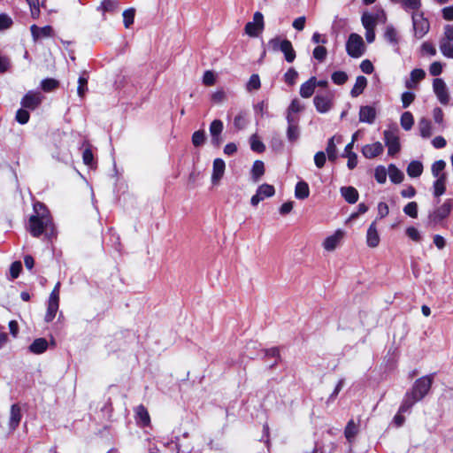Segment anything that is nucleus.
<instances>
[{
  "instance_id": "1",
  "label": "nucleus",
  "mask_w": 453,
  "mask_h": 453,
  "mask_svg": "<svg viewBox=\"0 0 453 453\" xmlns=\"http://www.w3.org/2000/svg\"><path fill=\"white\" fill-rule=\"evenodd\" d=\"M33 209L35 214L29 217L26 226L29 234L35 238H39L43 234H47L49 230L50 234H53L55 226L48 207L42 202H35Z\"/></svg>"
},
{
  "instance_id": "2",
  "label": "nucleus",
  "mask_w": 453,
  "mask_h": 453,
  "mask_svg": "<svg viewBox=\"0 0 453 453\" xmlns=\"http://www.w3.org/2000/svg\"><path fill=\"white\" fill-rule=\"evenodd\" d=\"M434 378V373H431L417 379L410 390L422 401L428 395Z\"/></svg>"
},
{
  "instance_id": "3",
  "label": "nucleus",
  "mask_w": 453,
  "mask_h": 453,
  "mask_svg": "<svg viewBox=\"0 0 453 453\" xmlns=\"http://www.w3.org/2000/svg\"><path fill=\"white\" fill-rule=\"evenodd\" d=\"M346 51L351 58H360L365 52L363 38L356 33H351L346 42Z\"/></svg>"
},
{
  "instance_id": "4",
  "label": "nucleus",
  "mask_w": 453,
  "mask_h": 453,
  "mask_svg": "<svg viewBox=\"0 0 453 453\" xmlns=\"http://www.w3.org/2000/svg\"><path fill=\"white\" fill-rule=\"evenodd\" d=\"M412 24L414 35L418 39L425 36L430 29V23L428 19L424 17L423 12H416L412 14Z\"/></svg>"
},
{
  "instance_id": "5",
  "label": "nucleus",
  "mask_w": 453,
  "mask_h": 453,
  "mask_svg": "<svg viewBox=\"0 0 453 453\" xmlns=\"http://www.w3.org/2000/svg\"><path fill=\"white\" fill-rule=\"evenodd\" d=\"M334 94L326 91L322 94H317L313 98V104L316 111L319 113H326L333 107Z\"/></svg>"
},
{
  "instance_id": "6",
  "label": "nucleus",
  "mask_w": 453,
  "mask_h": 453,
  "mask_svg": "<svg viewBox=\"0 0 453 453\" xmlns=\"http://www.w3.org/2000/svg\"><path fill=\"white\" fill-rule=\"evenodd\" d=\"M453 209V199H446L444 203L429 214V220L438 224L449 217Z\"/></svg>"
},
{
  "instance_id": "7",
  "label": "nucleus",
  "mask_w": 453,
  "mask_h": 453,
  "mask_svg": "<svg viewBox=\"0 0 453 453\" xmlns=\"http://www.w3.org/2000/svg\"><path fill=\"white\" fill-rule=\"evenodd\" d=\"M264 16L262 12H256L253 15V21L245 25V33L250 37H257L264 30Z\"/></svg>"
},
{
  "instance_id": "8",
  "label": "nucleus",
  "mask_w": 453,
  "mask_h": 453,
  "mask_svg": "<svg viewBox=\"0 0 453 453\" xmlns=\"http://www.w3.org/2000/svg\"><path fill=\"white\" fill-rule=\"evenodd\" d=\"M384 142L386 146L388 147V156L396 155L401 150V144L398 135H396L393 131L385 130L383 132Z\"/></svg>"
},
{
  "instance_id": "9",
  "label": "nucleus",
  "mask_w": 453,
  "mask_h": 453,
  "mask_svg": "<svg viewBox=\"0 0 453 453\" xmlns=\"http://www.w3.org/2000/svg\"><path fill=\"white\" fill-rule=\"evenodd\" d=\"M274 194V187L273 185L264 183L257 188L256 194L252 196L250 203L252 206H257L265 198L272 197Z\"/></svg>"
},
{
  "instance_id": "10",
  "label": "nucleus",
  "mask_w": 453,
  "mask_h": 453,
  "mask_svg": "<svg viewBox=\"0 0 453 453\" xmlns=\"http://www.w3.org/2000/svg\"><path fill=\"white\" fill-rule=\"evenodd\" d=\"M288 122L287 138L288 142H295L300 137L299 117L286 116Z\"/></svg>"
},
{
  "instance_id": "11",
  "label": "nucleus",
  "mask_w": 453,
  "mask_h": 453,
  "mask_svg": "<svg viewBox=\"0 0 453 453\" xmlns=\"http://www.w3.org/2000/svg\"><path fill=\"white\" fill-rule=\"evenodd\" d=\"M433 89L438 100L442 104H447L449 100L448 89L444 81L441 78H435L433 81Z\"/></svg>"
},
{
  "instance_id": "12",
  "label": "nucleus",
  "mask_w": 453,
  "mask_h": 453,
  "mask_svg": "<svg viewBox=\"0 0 453 453\" xmlns=\"http://www.w3.org/2000/svg\"><path fill=\"white\" fill-rule=\"evenodd\" d=\"M42 96L40 92L28 91L21 99V105L23 108L35 110L42 103Z\"/></svg>"
},
{
  "instance_id": "13",
  "label": "nucleus",
  "mask_w": 453,
  "mask_h": 453,
  "mask_svg": "<svg viewBox=\"0 0 453 453\" xmlns=\"http://www.w3.org/2000/svg\"><path fill=\"white\" fill-rule=\"evenodd\" d=\"M30 31L34 41H38L42 38L52 37L54 35V30L50 25L40 27L34 24L30 27Z\"/></svg>"
},
{
  "instance_id": "14",
  "label": "nucleus",
  "mask_w": 453,
  "mask_h": 453,
  "mask_svg": "<svg viewBox=\"0 0 453 453\" xmlns=\"http://www.w3.org/2000/svg\"><path fill=\"white\" fill-rule=\"evenodd\" d=\"M344 233L342 230L338 229L334 234L327 236L323 242V248L327 251H333L340 244L343 239Z\"/></svg>"
},
{
  "instance_id": "15",
  "label": "nucleus",
  "mask_w": 453,
  "mask_h": 453,
  "mask_svg": "<svg viewBox=\"0 0 453 453\" xmlns=\"http://www.w3.org/2000/svg\"><path fill=\"white\" fill-rule=\"evenodd\" d=\"M380 237L377 229L376 220L372 221L366 232V243L370 248H376L380 244Z\"/></svg>"
},
{
  "instance_id": "16",
  "label": "nucleus",
  "mask_w": 453,
  "mask_h": 453,
  "mask_svg": "<svg viewBox=\"0 0 453 453\" xmlns=\"http://www.w3.org/2000/svg\"><path fill=\"white\" fill-rule=\"evenodd\" d=\"M134 418L136 423L142 427L148 426L150 424V416L143 404H139L134 409Z\"/></svg>"
},
{
  "instance_id": "17",
  "label": "nucleus",
  "mask_w": 453,
  "mask_h": 453,
  "mask_svg": "<svg viewBox=\"0 0 453 453\" xmlns=\"http://www.w3.org/2000/svg\"><path fill=\"white\" fill-rule=\"evenodd\" d=\"M383 150V145L380 142H376L365 145L362 148V154L365 157L372 159L382 154Z\"/></svg>"
},
{
  "instance_id": "18",
  "label": "nucleus",
  "mask_w": 453,
  "mask_h": 453,
  "mask_svg": "<svg viewBox=\"0 0 453 453\" xmlns=\"http://www.w3.org/2000/svg\"><path fill=\"white\" fill-rule=\"evenodd\" d=\"M421 400L415 395L410 389L406 391L400 404L401 412H410L411 408Z\"/></svg>"
},
{
  "instance_id": "19",
  "label": "nucleus",
  "mask_w": 453,
  "mask_h": 453,
  "mask_svg": "<svg viewBox=\"0 0 453 453\" xmlns=\"http://www.w3.org/2000/svg\"><path fill=\"white\" fill-rule=\"evenodd\" d=\"M226 164L221 158H215L213 161L211 182L218 184L224 175Z\"/></svg>"
},
{
  "instance_id": "20",
  "label": "nucleus",
  "mask_w": 453,
  "mask_h": 453,
  "mask_svg": "<svg viewBox=\"0 0 453 453\" xmlns=\"http://www.w3.org/2000/svg\"><path fill=\"white\" fill-rule=\"evenodd\" d=\"M376 119V110L372 106H361L359 110V121L372 124Z\"/></svg>"
},
{
  "instance_id": "21",
  "label": "nucleus",
  "mask_w": 453,
  "mask_h": 453,
  "mask_svg": "<svg viewBox=\"0 0 453 453\" xmlns=\"http://www.w3.org/2000/svg\"><path fill=\"white\" fill-rule=\"evenodd\" d=\"M280 50L284 54L287 62L292 63L296 59V54L289 40L284 39L281 41Z\"/></svg>"
},
{
  "instance_id": "22",
  "label": "nucleus",
  "mask_w": 453,
  "mask_h": 453,
  "mask_svg": "<svg viewBox=\"0 0 453 453\" xmlns=\"http://www.w3.org/2000/svg\"><path fill=\"white\" fill-rule=\"evenodd\" d=\"M49 347V342L45 338H36L34 342L29 345L28 351L30 353L40 355L44 353Z\"/></svg>"
},
{
  "instance_id": "23",
  "label": "nucleus",
  "mask_w": 453,
  "mask_h": 453,
  "mask_svg": "<svg viewBox=\"0 0 453 453\" xmlns=\"http://www.w3.org/2000/svg\"><path fill=\"white\" fill-rule=\"evenodd\" d=\"M315 76H311L300 86L299 94L303 98H310L315 92Z\"/></svg>"
},
{
  "instance_id": "24",
  "label": "nucleus",
  "mask_w": 453,
  "mask_h": 453,
  "mask_svg": "<svg viewBox=\"0 0 453 453\" xmlns=\"http://www.w3.org/2000/svg\"><path fill=\"white\" fill-rule=\"evenodd\" d=\"M10 422L9 426L12 429H15L19 426L22 415H21V409L18 403H14L11 406V411H10Z\"/></svg>"
},
{
  "instance_id": "25",
  "label": "nucleus",
  "mask_w": 453,
  "mask_h": 453,
  "mask_svg": "<svg viewBox=\"0 0 453 453\" xmlns=\"http://www.w3.org/2000/svg\"><path fill=\"white\" fill-rule=\"evenodd\" d=\"M341 194L345 201L351 204L356 203L359 197L357 188L351 186L341 188Z\"/></svg>"
},
{
  "instance_id": "26",
  "label": "nucleus",
  "mask_w": 453,
  "mask_h": 453,
  "mask_svg": "<svg viewBox=\"0 0 453 453\" xmlns=\"http://www.w3.org/2000/svg\"><path fill=\"white\" fill-rule=\"evenodd\" d=\"M352 143H348L345 146L343 154L342 155V157L348 158L347 166L349 170H353L357 165V156L352 151Z\"/></svg>"
},
{
  "instance_id": "27",
  "label": "nucleus",
  "mask_w": 453,
  "mask_h": 453,
  "mask_svg": "<svg viewBox=\"0 0 453 453\" xmlns=\"http://www.w3.org/2000/svg\"><path fill=\"white\" fill-rule=\"evenodd\" d=\"M366 86L367 79L363 75L357 76L356 79V82L350 90L351 96L357 97L358 96H360L364 92Z\"/></svg>"
},
{
  "instance_id": "28",
  "label": "nucleus",
  "mask_w": 453,
  "mask_h": 453,
  "mask_svg": "<svg viewBox=\"0 0 453 453\" xmlns=\"http://www.w3.org/2000/svg\"><path fill=\"white\" fill-rule=\"evenodd\" d=\"M423 164L418 160L411 161L406 169L407 174L411 178L419 177L423 173Z\"/></svg>"
},
{
  "instance_id": "29",
  "label": "nucleus",
  "mask_w": 453,
  "mask_h": 453,
  "mask_svg": "<svg viewBox=\"0 0 453 453\" xmlns=\"http://www.w3.org/2000/svg\"><path fill=\"white\" fill-rule=\"evenodd\" d=\"M446 181H447V175H441L439 178H436L433 184L434 188V196L435 197H440L442 196L446 191Z\"/></svg>"
},
{
  "instance_id": "30",
  "label": "nucleus",
  "mask_w": 453,
  "mask_h": 453,
  "mask_svg": "<svg viewBox=\"0 0 453 453\" xmlns=\"http://www.w3.org/2000/svg\"><path fill=\"white\" fill-rule=\"evenodd\" d=\"M295 196L297 199H306L310 196V188L307 182L301 180L298 181L295 188Z\"/></svg>"
},
{
  "instance_id": "31",
  "label": "nucleus",
  "mask_w": 453,
  "mask_h": 453,
  "mask_svg": "<svg viewBox=\"0 0 453 453\" xmlns=\"http://www.w3.org/2000/svg\"><path fill=\"white\" fill-rule=\"evenodd\" d=\"M265 164L262 160H256L251 168V178L257 182L265 174Z\"/></svg>"
},
{
  "instance_id": "32",
  "label": "nucleus",
  "mask_w": 453,
  "mask_h": 453,
  "mask_svg": "<svg viewBox=\"0 0 453 453\" xmlns=\"http://www.w3.org/2000/svg\"><path fill=\"white\" fill-rule=\"evenodd\" d=\"M358 433V426L354 422L353 419H350L344 429V435L346 440L349 442H352Z\"/></svg>"
},
{
  "instance_id": "33",
  "label": "nucleus",
  "mask_w": 453,
  "mask_h": 453,
  "mask_svg": "<svg viewBox=\"0 0 453 453\" xmlns=\"http://www.w3.org/2000/svg\"><path fill=\"white\" fill-rule=\"evenodd\" d=\"M419 134L423 138H428L432 134L431 121L426 118H421L418 121Z\"/></svg>"
},
{
  "instance_id": "34",
  "label": "nucleus",
  "mask_w": 453,
  "mask_h": 453,
  "mask_svg": "<svg viewBox=\"0 0 453 453\" xmlns=\"http://www.w3.org/2000/svg\"><path fill=\"white\" fill-rule=\"evenodd\" d=\"M388 174L390 180L395 184L401 183L404 179L403 172L400 171L394 164H390L388 165Z\"/></svg>"
},
{
  "instance_id": "35",
  "label": "nucleus",
  "mask_w": 453,
  "mask_h": 453,
  "mask_svg": "<svg viewBox=\"0 0 453 453\" xmlns=\"http://www.w3.org/2000/svg\"><path fill=\"white\" fill-rule=\"evenodd\" d=\"M58 307V302L48 301L47 311L44 317L45 322L50 323L55 319Z\"/></svg>"
},
{
  "instance_id": "36",
  "label": "nucleus",
  "mask_w": 453,
  "mask_h": 453,
  "mask_svg": "<svg viewBox=\"0 0 453 453\" xmlns=\"http://www.w3.org/2000/svg\"><path fill=\"white\" fill-rule=\"evenodd\" d=\"M304 110V105L297 99L295 98L291 101L287 109V116L296 117V113H299Z\"/></svg>"
},
{
  "instance_id": "37",
  "label": "nucleus",
  "mask_w": 453,
  "mask_h": 453,
  "mask_svg": "<svg viewBox=\"0 0 453 453\" xmlns=\"http://www.w3.org/2000/svg\"><path fill=\"white\" fill-rule=\"evenodd\" d=\"M335 136L331 137L326 144V152L328 157V160L331 162H334L337 158V149L334 143Z\"/></svg>"
},
{
  "instance_id": "38",
  "label": "nucleus",
  "mask_w": 453,
  "mask_h": 453,
  "mask_svg": "<svg viewBox=\"0 0 453 453\" xmlns=\"http://www.w3.org/2000/svg\"><path fill=\"white\" fill-rule=\"evenodd\" d=\"M59 87V81L53 78H46L41 81V88L44 92H51Z\"/></svg>"
},
{
  "instance_id": "39",
  "label": "nucleus",
  "mask_w": 453,
  "mask_h": 453,
  "mask_svg": "<svg viewBox=\"0 0 453 453\" xmlns=\"http://www.w3.org/2000/svg\"><path fill=\"white\" fill-rule=\"evenodd\" d=\"M400 124L404 130H411L414 124V118L412 113L411 111L403 112L400 118Z\"/></svg>"
},
{
  "instance_id": "40",
  "label": "nucleus",
  "mask_w": 453,
  "mask_h": 453,
  "mask_svg": "<svg viewBox=\"0 0 453 453\" xmlns=\"http://www.w3.org/2000/svg\"><path fill=\"white\" fill-rule=\"evenodd\" d=\"M445 167L446 163L442 159L434 162L431 167L433 176L435 178H439L441 175H447L446 173L443 172Z\"/></svg>"
},
{
  "instance_id": "41",
  "label": "nucleus",
  "mask_w": 453,
  "mask_h": 453,
  "mask_svg": "<svg viewBox=\"0 0 453 453\" xmlns=\"http://www.w3.org/2000/svg\"><path fill=\"white\" fill-rule=\"evenodd\" d=\"M440 50L444 57L453 59V43L450 41L441 39Z\"/></svg>"
},
{
  "instance_id": "42",
  "label": "nucleus",
  "mask_w": 453,
  "mask_h": 453,
  "mask_svg": "<svg viewBox=\"0 0 453 453\" xmlns=\"http://www.w3.org/2000/svg\"><path fill=\"white\" fill-rule=\"evenodd\" d=\"M362 25L365 27V29L367 28H375L376 22H377V16H374L373 14L365 12L362 15L361 18Z\"/></svg>"
},
{
  "instance_id": "43",
  "label": "nucleus",
  "mask_w": 453,
  "mask_h": 453,
  "mask_svg": "<svg viewBox=\"0 0 453 453\" xmlns=\"http://www.w3.org/2000/svg\"><path fill=\"white\" fill-rule=\"evenodd\" d=\"M385 39L390 43L395 45L398 43L397 31L393 26H388L384 33Z\"/></svg>"
},
{
  "instance_id": "44",
  "label": "nucleus",
  "mask_w": 453,
  "mask_h": 453,
  "mask_svg": "<svg viewBox=\"0 0 453 453\" xmlns=\"http://www.w3.org/2000/svg\"><path fill=\"white\" fill-rule=\"evenodd\" d=\"M250 149L257 153H263L265 150V145L260 141L257 134H252L250 137Z\"/></svg>"
},
{
  "instance_id": "45",
  "label": "nucleus",
  "mask_w": 453,
  "mask_h": 453,
  "mask_svg": "<svg viewBox=\"0 0 453 453\" xmlns=\"http://www.w3.org/2000/svg\"><path fill=\"white\" fill-rule=\"evenodd\" d=\"M348 78V74L343 71H335L331 74V80L336 85L345 84Z\"/></svg>"
},
{
  "instance_id": "46",
  "label": "nucleus",
  "mask_w": 453,
  "mask_h": 453,
  "mask_svg": "<svg viewBox=\"0 0 453 453\" xmlns=\"http://www.w3.org/2000/svg\"><path fill=\"white\" fill-rule=\"evenodd\" d=\"M205 132L203 129L197 130L192 134V143L195 147L202 146L205 142Z\"/></svg>"
},
{
  "instance_id": "47",
  "label": "nucleus",
  "mask_w": 453,
  "mask_h": 453,
  "mask_svg": "<svg viewBox=\"0 0 453 453\" xmlns=\"http://www.w3.org/2000/svg\"><path fill=\"white\" fill-rule=\"evenodd\" d=\"M298 77V73L294 67L288 68V70L284 74V81L289 85L293 86L296 82V79Z\"/></svg>"
},
{
  "instance_id": "48",
  "label": "nucleus",
  "mask_w": 453,
  "mask_h": 453,
  "mask_svg": "<svg viewBox=\"0 0 453 453\" xmlns=\"http://www.w3.org/2000/svg\"><path fill=\"white\" fill-rule=\"evenodd\" d=\"M224 128L223 122L220 119H214L210 125L211 136L220 135Z\"/></svg>"
},
{
  "instance_id": "49",
  "label": "nucleus",
  "mask_w": 453,
  "mask_h": 453,
  "mask_svg": "<svg viewBox=\"0 0 453 453\" xmlns=\"http://www.w3.org/2000/svg\"><path fill=\"white\" fill-rule=\"evenodd\" d=\"M261 87L259 75L257 73L251 74L247 83L246 88L248 91L257 90Z\"/></svg>"
},
{
  "instance_id": "50",
  "label": "nucleus",
  "mask_w": 453,
  "mask_h": 453,
  "mask_svg": "<svg viewBox=\"0 0 453 453\" xmlns=\"http://www.w3.org/2000/svg\"><path fill=\"white\" fill-rule=\"evenodd\" d=\"M123 22L125 27L128 28L134 23L135 10L134 8L127 9L123 12Z\"/></svg>"
},
{
  "instance_id": "51",
  "label": "nucleus",
  "mask_w": 453,
  "mask_h": 453,
  "mask_svg": "<svg viewBox=\"0 0 453 453\" xmlns=\"http://www.w3.org/2000/svg\"><path fill=\"white\" fill-rule=\"evenodd\" d=\"M87 90H88V77L85 75H81L78 79L77 94L80 97L83 98Z\"/></svg>"
},
{
  "instance_id": "52",
  "label": "nucleus",
  "mask_w": 453,
  "mask_h": 453,
  "mask_svg": "<svg viewBox=\"0 0 453 453\" xmlns=\"http://www.w3.org/2000/svg\"><path fill=\"white\" fill-rule=\"evenodd\" d=\"M327 55V50L323 45H319L312 51L313 58L319 62H323Z\"/></svg>"
},
{
  "instance_id": "53",
  "label": "nucleus",
  "mask_w": 453,
  "mask_h": 453,
  "mask_svg": "<svg viewBox=\"0 0 453 453\" xmlns=\"http://www.w3.org/2000/svg\"><path fill=\"white\" fill-rule=\"evenodd\" d=\"M403 212L412 219L418 217V203L416 202H410L403 207Z\"/></svg>"
},
{
  "instance_id": "54",
  "label": "nucleus",
  "mask_w": 453,
  "mask_h": 453,
  "mask_svg": "<svg viewBox=\"0 0 453 453\" xmlns=\"http://www.w3.org/2000/svg\"><path fill=\"white\" fill-rule=\"evenodd\" d=\"M247 125L245 113L239 112L234 119V127L236 130H242Z\"/></svg>"
},
{
  "instance_id": "55",
  "label": "nucleus",
  "mask_w": 453,
  "mask_h": 453,
  "mask_svg": "<svg viewBox=\"0 0 453 453\" xmlns=\"http://www.w3.org/2000/svg\"><path fill=\"white\" fill-rule=\"evenodd\" d=\"M374 178L378 183L383 184L387 180V170L383 165L375 168Z\"/></svg>"
},
{
  "instance_id": "56",
  "label": "nucleus",
  "mask_w": 453,
  "mask_h": 453,
  "mask_svg": "<svg viewBox=\"0 0 453 453\" xmlns=\"http://www.w3.org/2000/svg\"><path fill=\"white\" fill-rule=\"evenodd\" d=\"M82 160L86 165L91 166L94 163V154L91 149V145L88 144V147L82 152Z\"/></svg>"
},
{
  "instance_id": "57",
  "label": "nucleus",
  "mask_w": 453,
  "mask_h": 453,
  "mask_svg": "<svg viewBox=\"0 0 453 453\" xmlns=\"http://www.w3.org/2000/svg\"><path fill=\"white\" fill-rule=\"evenodd\" d=\"M30 119L29 112L25 109H19L16 112V120L21 124H27Z\"/></svg>"
},
{
  "instance_id": "58",
  "label": "nucleus",
  "mask_w": 453,
  "mask_h": 453,
  "mask_svg": "<svg viewBox=\"0 0 453 453\" xmlns=\"http://www.w3.org/2000/svg\"><path fill=\"white\" fill-rule=\"evenodd\" d=\"M101 7L104 12H114L118 8V1L117 0H103L101 3Z\"/></svg>"
},
{
  "instance_id": "59",
  "label": "nucleus",
  "mask_w": 453,
  "mask_h": 453,
  "mask_svg": "<svg viewBox=\"0 0 453 453\" xmlns=\"http://www.w3.org/2000/svg\"><path fill=\"white\" fill-rule=\"evenodd\" d=\"M22 271V264L20 261L13 262L10 266V275L12 279H17Z\"/></svg>"
},
{
  "instance_id": "60",
  "label": "nucleus",
  "mask_w": 453,
  "mask_h": 453,
  "mask_svg": "<svg viewBox=\"0 0 453 453\" xmlns=\"http://www.w3.org/2000/svg\"><path fill=\"white\" fill-rule=\"evenodd\" d=\"M402 5L404 9L417 11L421 7V0H402Z\"/></svg>"
},
{
  "instance_id": "61",
  "label": "nucleus",
  "mask_w": 453,
  "mask_h": 453,
  "mask_svg": "<svg viewBox=\"0 0 453 453\" xmlns=\"http://www.w3.org/2000/svg\"><path fill=\"white\" fill-rule=\"evenodd\" d=\"M426 76V73L423 69L415 68L411 72V80L414 83L420 81Z\"/></svg>"
},
{
  "instance_id": "62",
  "label": "nucleus",
  "mask_w": 453,
  "mask_h": 453,
  "mask_svg": "<svg viewBox=\"0 0 453 453\" xmlns=\"http://www.w3.org/2000/svg\"><path fill=\"white\" fill-rule=\"evenodd\" d=\"M326 161V153L318 151L314 156V163L318 168H323Z\"/></svg>"
},
{
  "instance_id": "63",
  "label": "nucleus",
  "mask_w": 453,
  "mask_h": 453,
  "mask_svg": "<svg viewBox=\"0 0 453 453\" xmlns=\"http://www.w3.org/2000/svg\"><path fill=\"white\" fill-rule=\"evenodd\" d=\"M414 100H415L414 93L406 91L402 94V103H403V108L409 107L410 104H412Z\"/></svg>"
},
{
  "instance_id": "64",
  "label": "nucleus",
  "mask_w": 453,
  "mask_h": 453,
  "mask_svg": "<svg viewBox=\"0 0 453 453\" xmlns=\"http://www.w3.org/2000/svg\"><path fill=\"white\" fill-rule=\"evenodd\" d=\"M12 24V19L7 14H0V30L8 29Z\"/></svg>"
}]
</instances>
